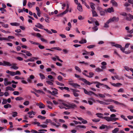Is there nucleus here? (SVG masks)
Masks as SVG:
<instances>
[{
  "label": "nucleus",
  "instance_id": "obj_1",
  "mask_svg": "<svg viewBox=\"0 0 133 133\" xmlns=\"http://www.w3.org/2000/svg\"><path fill=\"white\" fill-rule=\"evenodd\" d=\"M62 104H63V105L67 107H64V108H63V109H64L66 110L68 109H74L77 107L76 105L73 103H68V104H67L64 103H62Z\"/></svg>",
  "mask_w": 133,
  "mask_h": 133
},
{
  "label": "nucleus",
  "instance_id": "obj_2",
  "mask_svg": "<svg viewBox=\"0 0 133 133\" xmlns=\"http://www.w3.org/2000/svg\"><path fill=\"white\" fill-rule=\"evenodd\" d=\"M116 117V116L115 114H112L111 115L110 117L108 116H105L104 117V119L108 122L115 121L118 120V118L115 117Z\"/></svg>",
  "mask_w": 133,
  "mask_h": 133
},
{
  "label": "nucleus",
  "instance_id": "obj_3",
  "mask_svg": "<svg viewBox=\"0 0 133 133\" xmlns=\"http://www.w3.org/2000/svg\"><path fill=\"white\" fill-rule=\"evenodd\" d=\"M83 90L84 92V93H85V94L89 96H91L92 94H93L96 97L98 96V95H97L96 94H95V93H94V92L92 91H87L85 89H84Z\"/></svg>",
  "mask_w": 133,
  "mask_h": 133
},
{
  "label": "nucleus",
  "instance_id": "obj_4",
  "mask_svg": "<svg viewBox=\"0 0 133 133\" xmlns=\"http://www.w3.org/2000/svg\"><path fill=\"white\" fill-rule=\"evenodd\" d=\"M118 20H119L118 17H114L112 18L109 19L107 22L110 23L111 22H117L118 21Z\"/></svg>",
  "mask_w": 133,
  "mask_h": 133
},
{
  "label": "nucleus",
  "instance_id": "obj_5",
  "mask_svg": "<svg viewBox=\"0 0 133 133\" xmlns=\"http://www.w3.org/2000/svg\"><path fill=\"white\" fill-rule=\"evenodd\" d=\"M79 79L83 82L85 83V84L86 85H90L91 84H92V83L90 82L89 81L86 80V79L84 78H80Z\"/></svg>",
  "mask_w": 133,
  "mask_h": 133
},
{
  "label": "nucleus",
  "instance_id": "obj_6",
  "mask_svg": "<svg viewBox=\"0 0 133 133\" xmlns=\"http://www.w3.org/2000/svg\"><path fill=\"white\" fill-rule=\"evenodd\" d=\"M82 74H83L84 75L89 78H92L93 77V76L94 75V73L92 72H89V75H88L86 74V73L84 72H83V73H82Z\"/></svg>",
  "mask_w": 133,
  "mask_h": 133
},
{
  "label": "nucleus",
  "instance_id": "obj_7",
  "mask_svg": "<svg viewBox=\"0 0 133 133\" xmlns=\"http://www.w3.org/2000/svg\"><path fill=\"white\" fill-rule=\"evenodd\" d=\"M53 89L54 90H53L52 91V92L49 91H48V92L53 95H57L58 94L57 90L55 88Z\"/></svg>",
  "mask_w": 133,
  "mask_h": 133
},
{
  "label": "nucleus",
  "instance_id": "obj_8",
  "mask_svg": "<svg viewBox=\"0 0 133 133\" xmlns=\"http://www.w3.org/2000/svg\"><path fill=\"white\" fill-rule=\"evenodd\" d=\"M3 66H11V64L9 62L5 61H3Z\"/></svg>",
  "mask_w": 133,
  "mask_h": 133
},
{
  "label": "nucleus",
  "instance_id": "obj_9",
  "mask_svg": "<svg viewBox=\"0 0 133 133\" xmlns=\"http://www.w3.org/2000/svg\"><path fill=\"white\" fill-rule=\"evenodd\" d=\"M36 105L39 106V108L40 109L44 108L45 107V105L42 103L41 102H39L38 103H37Z\"/></svg>",
  "mask_w": 133,
  "mask_h": 133
},
{
  "label": "nucleus",
  "instance_id": "obj_10",
  "mask_svg": "<svg viewBox=\"0 0 133 133\" xmlns=\"http://www.w3.org/2000/svg\"><path fill=\"white\" fill-rule=\"evenodd\" d=\"M104 11H105V12H108L109 13L113 12H114V10L112 7L108 8L107 9V10L105 9L104 10Z\"/></svg>",
  "mask_w": 133,
  "mask_h": 133
},
{
  "label": "nucleus",
  "instance_id": "obj_11",
  "mask_svg": "<svg viewBox=\"0 0 133 133\" xmlns=\"http://www.w3.org/2000/svg\"><path fill=\"white\" fill-rule=\"evenodd\" d=\"M110 84H111L113 86L117 87H118L122 85V84L119 83H117L115 84V83H112L111 82H110Z\"/></svg>",
  "mask_w": 133,
  "mask_h": 133
},
{
  "label": "nucleus",
  "instance_id": "obj_12",
  "mask_svg": "<svg viewBox=\"0 0 133 133\" xmlns=\"http://www.w3.org/2000/svg\"><path fill=\"white\" fill-rule=\"evenodd\" d=\"M35 26L37 28L41 29H43V26L39 23H38L35 25Z\"/></svg>",
  "mask_w": 133,
  "mask_h": 133
},
{
  "label": "nucleus",
  "instance_id": "obj_13",
  "mask_svg": "<svg viewBox=\"0 0 133 133\" xmlns=\"http://www.w3.org/2000/svg\"><path fill=\"white\" fill-rule=\"evenodd\" d=\"M96 102H99L100 104L102 105H108L109 104V103H105V102H104L103 101H100L99 100H97Z\"/></svg>",
  "mask_w": 133,
  "mask_h": 133
},
{
  "label": "nucleus",
  "instance_id": "obj_14",
  "mask_svg": "<svg viewBox=\"0 0 133 133\" xmlns=\"http://www.w3.org/2000/svg\"><path fill=\"white\" fill-rule=\"evenodd\" d=\"M113 102H114V103L115 104H116L117 105H122L124 107H125V106H126V105L124 104L118 102L117 101H116Z\"/></svg>",
  "mask_w": 133,
  "mask_h": 133
},
{
  "label": "nucleus",
  "instance_id": "obj_15",
  "mask_svg": "<svg viewBox=\"0 0 133 133\" xmlns=\"http://www.w3.org/2000/svg\"><path fill=\"white\" fill-rule=\"evenodd\" d=\"M67 10H65L63 12H62L60 14L57 15V17H62L63 15L66 14L67 13Z\"/></svg>",
  "mask_w": 133,
  "mask_h": 133
},
{
  "label": "nucleus",
  "instance_id": "obj_16",
  "mask_svg": "<svg viewBox=\"0 0 133 133\" xmlns=\"http://www.w3.org/2000/svg\"><path fill=\"white\" fill-rule=\"evenodd\" d=\"M91 12L92 13V16L93 17H97L98 15L97 14V12L94 10H91Z\"/></svg>",
  "mask_w": 133,
  "mask_h": 133
},
{
  "label": "nucleus",
  "instance_id": "obj_17",
  "mask_svg": "<svg viewBox=\"0 0 133 133\" xmlns=\"http://www.w3.org/2000/svg\"><path fill=\"white\" fill-rule=\"evenodd\" d=\"M16 64L14 63L12 64V65L11 67V68L15 70H17L18 68V67L17 66H16L15 65H16Z\"/></svg>",
  "mask_w": 133,
  "mask_h": 133
},
{
  "label": "nucleus",
  "instance_id": "obj_18",
  "mask_svg": "<svg viewBox=\"0 0 133 133\" xmlns=\"http://www.w3.org/2000/svg\"><path fill=\"white\" fill-rule=\"evenodd\" d=\"M77 9L79 11L82 12V8L81 5L80 3L78 4L77 6Z\"/></svg>",
  "mask_w": 133,
  "mask_h": 133
},
{
  "label": "nucleus",
  "instance_id": "obj_19",
  "mask_svg": "<svg viewBox=\"0 0 133 133\" xmlns=\"http://www.w3.org/2000/svg\"><path fill=\"white\" fill-rule=\"evenodd\" d=\"M96 115L97 116V117L99 118L103 119L104 117H102V116L103 115V114L100 113H98L96 114Z\"/></svg>",
  "mask_w": 133,
  "mask_h": 133
},
{
  "label": "nucleus",
  "instance_id": "obj_20",
  "mask_svg": "<svg viewBox=\"0 0 133 133\" xmlns=\"http://www.w3.org/2000/svg\"><path fill=\"white\" fill-rule=\"evenodd\" d=\"M70 85L74 87V88H76L77 87H80V85L76 83H71L70 84Z\"/></svg>",
  "mask_w": 133,
  "mask_h": 133
},
{
  "label": "nucleus",
  "instance_id": "obj_21",
  "mask_svg": "<svg viewBox=\"0 0 133 133\" xmlns=\"http://www.w3.org/2000/svg\"><path fill=\"white\" fill-rule=\"evenodd\" d=\"M95 5L94 3L92 2L90 3V7L92 9V10H94L95 9V8L94 7Z\"/></svg>",
  "mask_w": 133,
  "mask_h": 133
},
{
  "label": "nucleus",
  "instance_id": "obj_22",
  "mask_svg": "<svg viewBox=\"0 0 133 133\" xmlns=\"http://www.w3.org/2000/svg\"><path fill=\"white\" fill-rule=\"evenodd\" d=\"M111 3L113 5L115 6H117V3L114 0H111Z\"/></svg>",
  "mask_w": 133,
  "mask_h": 133
},
{
  "label": "nucleus",
  "instance_id": "obj_23",
  "mask_svg": "<svg viewBox=\"0 0 133 133\" xmlns=\"http://www.w3.org/2000/svg\"><path fill=\"white\" fill-rule=\"evenodd\" d=\"M8 90L11 91H14V89L10 87L9 86L6 87V91H7Z\"/></svg>",
  "mask_w": 133,
  "mask_h": 133
},
{
  "label": "nucleus",
  "instance_id": "obj_24",
  "mask_svg": "<svg viewBox=\"0 0 133 133\" xmlns=\"http://www.w3.org/2000/svg\"><path fill=\"white\" fill-rule=\"evenodd\" d=\"M4 23L3 22H0V24H2V26H3V27L5 28H8V27H9V25L8 24H4Z\"/></svg>",
  "mask_w": 133,
  "mask_h": 133
},
{
  "label": "nucleus",
  "instance_id": "obj_25",
  "mask_svg": "<svg viewBox=\"0 0 133 133\" xmlns=\"http://www.w3.org/2000/svg\"><path fill=\"white\" fill-rule=\"evenodd\" d=\"M34 59L32 58L28 59L26 60H24V61L25 62H34Z\"/></svg>",
  "mask_w": 133,
  "mask_h": 133
},
{
  "label": "nucleus",
  "instance_id": "obj_26",
  "mask_svg": "<svg viewBox=\"0 0 133 133\" xmlns=\"http://www.w3.org/2000/svg\"><path fill=\"white\" fill-rule=\"evenodd\" d=\"M87 41L85 39H83L81 41L78 42L80 44H82L84 43H86Z\"/></svg>",
  "mask_w": 133,
  "mask_h": 133
},
{
  "label": "nucleus",
  "instance_id": "obj_27",
  "mask_svg": "<svg viewBox=\"0 0 133 133\" xmlns=\"http://www.w3.org/2000/svg\"><path fill=\"white\" fill-rule=\"evenodd\" d=\"M51 49L57 50L58 51H61L62 50L61 48L57 47H52L51 48Z\"/></svg>",
  "mask_w": 133,
  "mask_h": 133
},
{
  "label": "nucleus",
  "instance_id": "obj_28",
  "mask_svg": "<svg viewBox=\"0 0 133 133\" xmlns=\"http://www.w3.org/2000/svg\"><path fill=\"white\" fill-rule=\"evenodd\" d=\"M31 132L32 133H44V132H38L36 130H33L32 129V130H31Z\"/></svg>",
  "mask_w": 133,
  "mask_h": 133
},
{
  "label": "nucleus",
  "instance_id": "obj_29",
  "mask_svg": "<svg viewBox=\"0 0 133 133\" xmlns=\"http://www.w3.org/2000/svg\"><path fill=\"white\" fill-rule=\"evenodd\" d=\"M55 83H56V84H57V85H60V86H64V84H63L61 83H59L57 81H55Z\"/></svg>",
  "mask_w": 133,
  "mask_h": 133
},
{
  "label": "nucleus",
  "instance_id": "obj_30",
  "mask_svg": "<svg viewBox=\"0 0 133 133\" xmlns=\"http://www.w3.org/2000/svg\"><path fill=\"white\" fill-rule=\"evenodd\" d=\"M113 46H114L117 48H122V47L120 45L118 44H116L115 45H113Z\"/></svg>",
  "mask_w": 133,
  "mask_h": 133
},
{
  "label": "nucleus",
  "instance_id": "obj_31",
  "mask_svg": "<svg viewBox=\"0 0 133 133\" xmlns=\"http://www.w3.org/2000/svg\"><path fill=\"white\" fill-rule=\"evenodd\" d=\"M101 119L99 118H94L92 119V121L94 122H98L100 121Z\"/></svg>",
  "mask_w": 133,
  "mask_h": 133
},
{
  "label": "nucleus",
  "instance_id": "obj_32",
  "mask_svg": "<svg viewBox=\"0 0 133 133\" xmlns=\"http://www.w3.org/2000/svg\"><path fill=\"white\" fill-rule=\"evenodd\" d=\"M29 42L30 43L32 44H33L34 45H39V44L38 43L36 42L33 41H29Z\"/></svg>",
  "mask_w": 133,
  "mask_h": 133
},
{
  "label": "nucleus",
  "instance_id": "obj_33",
  "mask_svg": "<svg viewBox=\"0 0 133 133\" xmlns=\"http://www.w3.org/2000/svg\"><path fill=\"white\" fill-rule=\"evenodd\" d=\"M84 51L85 52H83L82 54L83 55H88L90 54V52H88L86 50Z\"/></svg>",
  "mask_w": 133,
  "mask_h": 133
},
{
  "label": "nucleus",
  "instance_id": "obj_34",
  "mask_svg": "<svg viewBox=\"0 0 133 133\" xmlns=\"http://www.w3.org/2000/svg\"><path fill=\"white\" fill-rule=\"evenodd\" d=\"M39 76H40L41 78L42 79H44L45 78L44 75L41 73H39Z\"/></svg>",
  "mask_w": 133,
  "mask_h": 133
},
{
  "label": "nucleus",
  "instance_id": "obj_35",
  "mask_svg": "<svg viewBox=\"0 0 133 133\" xmlns=\"http://www.w3.org/2000/svg\"><path fill=\"white\" fill-rule=\"evenodd\" d=\"M118 128H116L114 129V130H112V133H116L118 131Z\"/></svg>",
  "mask_w": 133,
  "mask_h": 133
},
{
  "label": "nucleus",
  "instance_id": "obj_36",
  "mask_svg": "<svg viewBox=\"0 0 133 133\" xmlns=\"http://www.w3.org/2000/svg\"><path fill=\"white\" fill-rule=\"evenodd\" d=\"M15 99H16V101H21L22 100H23V98L21 97H17L15 98Z\"/></svg>",
  "mask_w": 133,
  "mask_h": 133
},
{
  "label": "nucleus",
  "instance_id": "obj_37",
  "mask_svg": "<svg viewBox=\"0 0 133 133\" xmlns=\"http://www.w3.org/2000/svg\"><path fill=\"white\" fill-rule=\"evenodd\" d=\"M104 101H105V102H116V101L113 100L112 99H107V100H104Z\"/></svg>",
  "mask_w": 133,
  "mask_h": 133
},
{
  "label": "nucleus",
  "instance_id": "obj_38",
  "mask_svg": "<svg viewBox=\"0 0 133 133\" xmlns=\"http://www.w3.org/2000/svg\"><path fill=\"white\" fill-rule=\"evenodd\" d=\"M95 71L97 72H102L103 71V70L101 69H100L99 68H98L96 69H95Z\"/></svg>",
  "mask_w": 133,
  "mask_h": 133
},
{
  "label": "nucleus",
  "instance_id": "obj_39",
  "mask_svg": "<svg viewBox=\"0 0 133 133\" xmlns=\"http://www.w3.org/2000/svg\"><path fill=\"white\" fill-rule=\"evenodd\" d=\"M2 40H6L7 41H9V40L6 38L1 37H0V41H2Z\"/></svg>",
  "mask_w": 133,
  "mask_h": 133
},
{
  "label": "nucleus",
  "instance_id": "obj_40",
  "mask_svg": "<svg viewBox=\"0 0 133 133\" xmlns=\"http://www.w3.org/2000/svg\"><path fill=\"white\" fill-rule=\"evenodd\" d=\"M28 65L32 67L35 66L36 65V64L35 63H28Z\"/></svg>",
  "mask_w": 133,
  "mask_h": 133
},
{
  "label": "nucleus",
  "instance_id": "obj_41",
  "mask_svg": "<svg viewBox=\"0 0 133 133\" xmlns=\"http://www.w3.org/2000/svg\"><path fill=\"white\" fill-rule=\"evenodd\" d=\"M12 114H13L12 115V116L13 117H15L17 116V114H18L17 112L16 111L12 112Z\"/></svg>",
  "mask_w": 133,
  "mask_h": 133
},
{
  "label": "nucleus",
  "instance_id": "obj_42",
  "mask_svg": "<svg viewBox=\"0 0 133 133\" xmlns=\"http://www.w3.org/2000/svg\"><path fill=\"white\" fill-rule=\"evenodd\" d=\"M76 128L78 127L80 128H83V129L86 128V127L84 125H78L76 126Z\"/></svg>",
  "mask_w": 133,
  "mask_h": 133
},
{
  "label": "nucleus",
  "instance_id": "obj_43",
  "mask_svg": "<svg viewBox=\"0 0 133 133\" xmlns=\"http://www.w3.org/2000/svg\"><path fill=\"white\" fill-rule=\"evenodd\" d=\"M110 23V22H107L106 23H104V27L105 28H109L108 24Z\"/></svg>",
  "mask_w": 133,
  "mask_h": 133
},
{
  "label": "nucleus",
  "instance_id": "obj_44",
  "mask_svg": "<svg viewBox=\"0 0 133 133\" xmlns=\"http://www.w3.org/2000/svg\"><path fill=\"white\" fill-rule=\"evenodd\" d=\"M119 15L123 16H127L128 14H127L126 12H121V13L119 14Z\"/></svg>",
  "mask_w": 133,
  "mask_h": 133
},
{
  "label": "nucleus",
  "instance_id": "obj_45",
  "mask_svg": "<svg viewBox=\"0 0 133 133\" xmlns=\"http://www.w3.org/2000/svg\"><path fill=\"white\" fill-rule=\"evenodd\" d=\"M3 102H2V104L3 105H4L5 104H6L7 102L6 101V99H3Z\"/></svg>",
  "mask_w": 133,
  "mask_h": 133
},
{
  "label": "nucleus",
  "instance_id": "obj_46",
  "mask_svg": "<svg viewBox=\"0 0 133 133\" xmlns=\"http://www.w3.org/2000/svg\"><path fill=\"white\" fill-rule=\"evenodd\" d=\"M126 20L128 21H131V16H127L126 17Z\"/></svg>",
  "mask_w": 133,
  "mask_h": 133
},
{
  "label": "nucleus",
  "instance_id": "obj_47",
  "mask_svg": "<svg viewBox=\"0 0 133 133\" xmlns=\"http://www.w3.org/2000/svg\"><path fill=\"white\" fill-rule=\"evenodd\" d=\"M99 12L101 15L104 16L105 15V11H99Z\"/></svg>",
  "mask_w": 133,
  "mask_h": 133
},
{
  "label": "nucleus",
  "instance_id": "obj_48",
  "mask_svg": "<svg viewBox=\"0 0 133 133\" xmlns=\"http://www.w3.org/2000/svg\"><path fill=\"white\" fill-rule=\"evenodd\" d=\"M106 125L102 124V126L99 127V129L101 130L104 129L105 128V127Z\"/></svg>",
  "mask_w": 133,
  "mask_h": 133
},
{
  "label": "nucleus",
  "instance_id": "obj_49",
  "mask_svg": "<svg viewBox=\"0 0 133 133\" xmlns=\"http://www.w3.org/2000/svg\"><path fill=\"white\" fill-rule=\"evenodd\" d=\"M38 118L42 119H44L46 118V117L44 116H42L41 115H39L38 116Z\"/></svg>",
  "mask_w": 133,
  "mask_h": 133
},
{
  "label": "nucleus",
  "instance_id": "obj_50",
  "mask_svg": "<svg viewBox=\"0 0 133 133\" xmlns=\"http://www.w3.org/2000/svg\"><path fill=\"white\" fill-rule=\"evenodd\" d=\"M95 47V45H90L87 47L89 49H91L94 48Z\"/></svg>",
  "mask_w": 133,
  "mask_h": 133
},
{
  "label": "nucleus",
  "instance_id": "obj_51",
  "mask_svg": "<svg viewBox=\"0 0 133 133\" xmlns=\"http://www.w3.org/2000/svg\"><path fill=\"white\" fill-rule=\"evenodd\" d=\"M114 78H115L116 79L119 80L122 79V77H119V76H118V75L114 76Z\"/></svg>",
  "mask_w": 133,
  "mask_h": 133
},
{
  "label": "nucleus",
  "instance_id": "obj_52",
  "mask_svg": "<svg viewBox=\"0 0 133 133\" xmlns=\"http://www.w3.org/2000/svg\"><path fill=\"white\" fill-rule=\"evenodd\" d=\"M29 104V102L28 101H26L23 102V104L25 105H28Z\"/></svg>",
  "mask_w": 133,
  "mask_h": 133
},
{
  "label": "nucleus",
  "instance_id": "obj_53",
  "mask_svg": "<svg viewBox=\"0 0 133 133\" xmlns=\"http://www.w3.org/2000/svg\"><path fill=\"white\" fill-rule=\"evenodd\" d=\"M44 29V30L45 31L47 32H48V33L52 34V33L48 29H45V28H43V29Z\"/></svg>",
  "mask_w": 133,
  "mask_h": 133
},
{
  "label": "nucleus",
  "instance_id": "obj_54",
  "mask_svg": "<svg viewBox=\"0 0 133 133\" xmlns=\"http://www.w3.org/2000/svg\"><path fill=\"white\" fill-rule=\"evenodd\" d=\"M13 94L14 95H19V92L17 91H15L13 92Z\"/></svg>",
  "mask_w": 133,
  "mask_h": 133
},
{
  "label": "nucleus",
  "instance_id": "obj_55",
  "mask_svg": "<svg viewBox=\"0 0 133 133\" xmlns=\"http://www.w3.org/2000/svg\"><path fill=\"white\" fill-rule=\"evenodd\" d=\"M75 69H76V70L78 71L79 72H81L80 69L77 66H75Z\"/></svg>",
  "mask_w": 133,
  "mask_h": 133
},
{
  "label": "nucleus",
  "instance_id": "obj_56",
  "mask_svg": "<svg viewBox=\"0 0 133 133\" xmlns=\"http://www.w3.org/2000/svg\"><path fill=\"white\" fill-rule=\"evenodd\" d=\"M46 83L48 84L51 85H53V83H52L51 82L49 81H46Z\"/></svg>",
  "mask_w": 133,
  "mask_h": 133
},
{
  "label": "nucleus",
  "instance_id": "obj_57",
  "mask_svg": "<svg viewBox=\"0 0 133 133\" xmlns=\"http://www.w3.org/2000/svg\"><path fill=\"white\" fill-rule=\"evenodd\" d=\"M97 10L99 11H103L102 8L99 6H98V7L97 8Z\"/></svg>",
  "mask_w": 133,
  "mask_h": 133
},
{
  "label": "nucleus",
  "instance_id": "obj_58",
  "mask_svg": "<svg viewBox=\"0 0 133 133\" xmlns=\"http://www.w3.org/2000/svg\"><path fill=\"white\" fill-rule=\"evenodd\" d=\"M112 128V127L111 126H107L106 125L105 126V128L106 129V131H107V130L110 128Z\"/></svg>",
  "mask_w": 133,
  "mask_h": 133
},
{
  "label": "nucleus",
  "instance_id": "obj_59",
  "mask_svg": "<svg viewBox=\"0 0 133 133\" xmlns=\"http://www.w3.org/2000/svg\"><path fill=\"white\" fill-rule=\"evenodd\" d=\"M38 126H39L43 128H45L47 127V125L45 124H41L40 125Z\"/></svg>",
  "mask_w": 133,
  "mask_h": 133
},
{
  "label": "nucleus",
  "instance_id": "obj_60",
  "mask_svg": "<svg viewBox=\"0 0 133 133\" xmlns=\"http://www.w3.org/2000/svg\"><path fill=\"white\" fill-rule=\"evenodd\" d=\"M117 92H124V89L122 88H121L119 89V90L117 91Z\"/></svg>",
  "mask_w": 133,
  "mask_h": 133
},
{
  "label": "nucleus",
  "instance_id": "obj_61",
  "mask_svg": "<svg viewBox=\"0 0 133 133\" xmlns=\"http://www.w3.org/2000/svg\"><path fill=\"white\" fill-rule=\"evenodd\" d=\"M9 81H8V79L7 78H5L4 79V84H6L7 83L9 82Z\"/></svg>",
  "mask_w": 133,
  "mask_h": 133
},
{
  "label": "nucleus",
  "instance_id": "obj_62",
  "mask_svg": "<svg viewBox=\"0 0 133 133\" xmlns=\"http://www.w3.org/2000/svg\"><path fill=\"white\" fill-rule=\"evenodd\" d=\"M71 90L72 91V92H79L78 90H77L75 89H71Z\"/></svg>",
  "mask_w": 133,
  "mask_h": 133
},
{
  "label": "nucleus",
  "instance_id": "obj_63",
  "mask_svg": "<svg viewBox=\"0 0 133 133\" xmlns=\"http://www.w3.org/2000/svg\"><path fill=\"white\" fill-rule=\"evenodd\" d=\"M127 33L130 34H131L132 33H133V28L130 30H128V31H127Z\"/></svg>",
  "mask_w": 133,
  "mask_h": 133
},
{
  "label": "nucleus",
  "instance_id": "obj_64",
  "mask_svg": "<svg viewBox=\"0 0 133 133\" xmlns=\"http://www.w3.org/2000/svg\"><path fill=\"white\" fill-rule=\"evenodd\" d=\"M73 94H74V96H75V97H78V94L76 92H73Z\"/></svg>",
  "mask_w": 133,
  "mask_h": 133
}]
</instances>
